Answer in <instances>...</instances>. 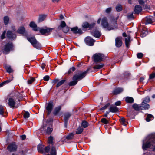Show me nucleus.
<instances>
[{
    "label": "nucleus",
    "instance_id": "1",
    "mask_svg": "<svg viewBox=\"0 0 155 155\" xmlns=\"http://www.w3.org/2000/svg\"><path fill=\"white\" fill-rule=\"evenodd\" d=\"M89 70V69L88 68L84 72L79 71L76 72L72 78V81L68 83V85L70 86L75 85L79 81L81 80L85 77Z\"/></svg>",
    "mask_w": 155,
    "mask_h": 155
},
{
    "label": "nucleus",
    "instance_id": "2",
    "mask_svg": "<svg viewBox=\"0 0 155 155\" xmlns=\"http://www.w3.org/2000/svg\"><path fill=\"white\" fill-rule=\"evenodd\" d=\"M111 21L110 23L111 26H109L107 22V18L106 17H104L101 20V24L103 27L105 28H107L108 30L113 29L117 27V21L114 19V18H111Z\"/></svg>",
    "mask_w": 155,
    "mask_h": 155
},
{
    "label": "nucleus",
    "instance_id": "3",
    "mask_svg": "<svg viewBox=\"0 0 155 155\" xmlns=\"http://www.w3.org/2000/svg\"><path fill=\"white\" fill-rule=\"evenodd\" d=\"M155 140V134H152L148 136L145 140L143 141L142 149L144 150L153 146L154 145L153 141Z\"/></svg>",
    "mask_w": 155,
    "mask_h": 155
},
{
    "label": "nucleus",
    "instance_id": "4",
    "mask_svg": "<svg viewBox=\"0 0 155 155\" xmlns=\"http://www.w3.org/2000/svg\"><path fill=\"white\" fill-rule=\"evenodd\" d=\"M37 149L39 153L44 154L45 153H50V146L49 145L45 147L44 145H39L38 146Z\"/></svg>",
    "mask_w": 155,
    "mask_h": 155
},
{
    "label": "nucleus",
    "instance_id": "5",
    "mask_svg": "<svg viewBox=\"0 0 155 155\" xmlns=\"http://www.w3.org/2000/svg\"><path fill=\"white\" fill-rule=\"evenodd\" d=\"M104 56L103 54L97 53L94 54L92 56V59L94 62L97 63L101 61L104 58Z\"/></svg>",
    "mask_w": 155,
    "mask_h": 155
},
{
    "label": "nucleus",
    "instance_id": "6",
    "mask_svg": "<svg viewBox=\"0 0 155 155\" xmlns=\"http://www.w3.org/2000/svg\"><path fill=\"white\" fill-rule=\"evenodd\" d=\"M53 28L47 27L39 28V30L41 34L43 35H48L50 34Z\"/></svg>",
    "mask_w": 155,
    "mask_h": 155
},
{
    "label": "nucleus",
    "instance_id": "7",
    "mask_svg": "<svg viewBox=\"0 0 155 155\" xmlns=\"http://www.w3.org/2000/svg\"><path fill=\"white\" fill-rule=\"evenodd\" d=\"M13 45L12 43H8L4 46V48L3 49V52L6 54H8L11 49H12Z\"/></svg>",
    "mask_w": 155,
    "mask_h": 155
},
{
    "label": "nucleus",
    "instance_id": "8",
    "mask_svg": "<svg viewBox=\"0 0 155 155\" xmlns=\"http://www.w3.org/2000/svg\"><path fill=\"white\" fill-rule=\"evenodd\" d=\"M17 97V96H13L9 98L8 104L11 107H14L15 104V99Z\"/></svg>",
    "mask_w": 155,
    "mask_h": 155
},
{
    "label": "nucleus",
    "instance_id": "9",
    "mask_svg": "<svg viewBox=\"0 0 155 155\" xmlns=\"http://www.w3.org/2000/svg\"><path fill=\"white\" fill-rule=\"evenodd\" d=\"M6 36L7 37L11 40H15L16 38V35L13 33V32L11 31H8L7 32Z\"/></svg>",
    "mask_w": 155,
    "mask_h": 155
},
{
    "label": "nucleus",
    "instance_id": "10",
    "mask_svg": "<svg viewBox=\"0 0 155 155\" xmlns=\"http://www.w3.org/2000/svg\"><path fill=\"white\" fill-rule=\"evenodd\" d=\"M54 107V103L52 101L49 102L47 105L46 107V109L47 111V114L49 115Z\"/></svg>",
    "mask_w": 155,
    "mask_h": 155
},
{
    "label": "nucleus",
    "instance_id": "11",
    "mask_svg": "<svg viewBox=\"0 0 155 155\" xmlns=\"http://www.w3.org/2000/svg\"><path fill=\"white\" fill-rule=\"evenodd\" d=\"M123 38L121 37H117L115 39V45L117 47H120L122 44Z\"/></svg>",
    "mask_w": 155,
    "mask_h": 155
},
{
    "label": "nucleus",
    "instance_id": "12",
    "mask_svg": "<svg viewBox=\"0 0 155 155\" xmlns=\"http://www.w3.org/2000/svg\"><path fill=\"white\" fill-rule=\"evenodd\" d=\"M85 42L87 45L92 46L94 45L95 40L90 37H87L85 38Z\"/></svg>",
    "mask_w": 155,
    "mask_h": 155
},
{
    "label": "nucleus",
    "instance_id": "13",
    "mask_svg": "<svg viewBox=\"0 0 155 155\" xmlns=\"http://www.w3.org/2000/svg\"><path fill=\"white\" fill-rule=\"evenodd\" d=\"M145 25H147L149 24H151L154 22L155 20L154 19L153 17L150 16L146 17L145 19Z\"/></svg>",
    "mask_w": 155,
    "mask_h": 155
},
{
    "label": "nucleus",
    "instance_id": "14",
    "mask_svg": "<svg viewBox=\"0 0 155 155\" xmlns=\"http://www.w3.org/2000/svg\"><path fill=\"white\" fill-rule=\"evenodd\" d=\"M122 35L124 37H126L125 38V45L126 47L128 48L130 42V37L129 35L127 36L125 32L123 33Z\"/></svg>",
    "mask_w": 155,
    "mask_h": 155
},
{
    "label": "nucleus",
    "instance_id": "15",
    "mask_svg": "<svg viewBox=\"0 0 155 155\" xmlns=\"http://www.w3.org/2000/svg\"><path fill=\"white\" fill-rule=\"evenodd\" d=\"M71 114L69 112L66 113L64 115V126L66 128L68 122V120Z\"/></svg>",
    "mask_w": 155,
    "mask_h": 155
},
{
    "label": "nucleus",
    "instance_id": "16",
    "mask_svg": "<svg viewBox=\"0 0 155 155\" xmlns=\"http://www.w3.org/2000/svg\"><path fill=\"white\" fill-rule=\"evenodd\" d=\"M71 31L74 33L75 34L81 35L82 33V31L81 29L78 28L77 27L72 28Z\"/></svg>",
    "mask_w": 155,
    "mask_h": 155
},
{
    "label": "nucleus",
    "instance_id": "17",
    "mask_svg": "<svg viewBox=\"0 0 155 155\" xmlns=\"http://www.w3.org/2000/svg\"><path fill=\"white\" fill-rule=\"evenodd\" d=\"M17 148V146L13 144H10L7 147L8 149L10 152H15Z\"/></svg>",
    "mask_w": 155,
    "mask_h": 155
},
{
    "label": "nucleus",
    "instance_id": "18",
    "mask_svg": "<svg viewBox=\"0 0 155 155\" xmlns=\"http://www.w3.org/2000/svg\"><path fill=\"white\" fill-rule=\"evenodd\" d=\"M43 127L44 129H45V133L47 134H50L53 131V128L51 127H47L44 125Z\"/></svg>",
    "mask_w": 155,
    "mask_h": 155
},
{
    "label": "nucleus",
    "instance_id": "19",
    "mask_svg": "<svg viewBox=\"0 0 155 155\" xmlns=\"http://www.w3.org/2000/svg\"><path fill=\"white\" fill-rule=\"evenodd\" d=\"M61 106H58L56 107L53 112V114L54 115L60 116V115L59 114V112L61 110Z\"/></svg>",
    "mask_w": 155,
    "mask_h": 155
},
{
    "label": "nucleus",
    "instance_id": "20",
    "mask_svg": "<svg viewBox=\"0 0 155 155\" xmlns=\"http://www.w3.org/2000/svg\"><path fill=\"white\" fill-rule=\"evenodd\" d=\"M140 105L141 108H142L143 110H148L150 107V105L147 103L142 102Z\"/></svg>",
    "mask_w": 155,
    "mask_h": 155
},
{
    "label": "nucleus",
    "instance_id": "21",
    "mask_svg": "<svg viewBox=\"0 0 155 155\" xmlns=\"http://www.w3.org/2000/svg\"><path fill=\"white\" fill-rule=\"evenodd\" d=\"M31 27L33 28V30L35 31H38L39 30V28L37 27V25L34 22H31L29 25Z\"/></svg>",
    "mask_w": 155,
    "mask_h": 155
},
{
    "label": "nucleus",
    "instance_id": "22",
    "mask_svg": "<svg viewBox=\"0 0 155 155\" xmlns=\"http://www.w3.org/2000/svg\"><path fill=\"white\" fill-rule=\"evenodd\" d=\"M142 10V8L140 5H137L135 6L134 12L136 14H139Z\"/></svg>",
    "mask_w": 155,
    "mask_h": 155
},
{
    "label": "nucleus",
    "instance_id": "23",
    "mask_svg": "<svg viewBox=\"0 0 155 155\" xmlns=\"http://www.w3.org/2000/svg\"><path fill=\"white\" fill-rule=\"evenodd\" d=\"M25 31V29L23 26H20L18 29L17 32L20 34H23Z\"/></svg>",
    "mask_w": 155,
    "mask_h": 155
},
{
    "label": "nucleus",
    "instance_id": "24",
    "mask_svg": "<svg viewBox=\"0 0 155 155\" xmlns=\"http://www.w3.org/2000/svg\"><path fill=\"white\" fill-rule=\"evenodd\" d=\"M123 89L121 88H117L115 89L113 91V93L115 95L117 94L122 92Z\"/></svg>",
    "mask_w": 155,
    "mask_h": 155
},
{
    "label": "nucleus",
    "instance_id": "25",
    "mask_svg": "<svg viewBox=\"0 0 155 155\" xmlns=\"http://www.w3.org/2000/svg\"><path fill=\"white\" fill-rule=\"evenodd\" d=\"M66 26L65 22L64 21H61L60 23V25L58 26L57 29V31H59L62 28Z\"/></svg>",
    "mask_w": 155,
    "mask_h": 155
},
{
    "label": "nucleus",
    "instance_id": "26",
    "mask_svg": "<svg viewBox=\"0 0 155 155\" xmlns=\"http://www.w3.org/2000/svg\"><path fill=\"white\" fill-rule=\"evenodd\" d=\"M133 108L136 111H138L140 110H142L143 109L141 108L140 105L134 104L133 105Z\"/></svg>",
    "mask_w": 155,
    "mask_h": 155
},
{
    "label": "nucleus",
    "instance_id": "27",
    "mask_svg": "<svg viewBox=\"0 0 155 155\" xmlns=\"http://www.w3.org/2000/svg\"><path fill=\"white\" fill-rule=\"evenodd\" d=\"M27 39L31 43L32 45L34 43L36 42V39L34 37H27Z\"/></svg>",
    "mask_w": 155,
    "mask_h": 155
},
{
    "label": "nucleus",
    "instance_id": "28",
    "mask_svg": "<svg viewBox=\"0 0 155 155\" xmlns=\"http://www.w3.org/2000/svg\"><path fill=\"white\" fill-rule=\"evenodd\" d=\"M32 46L34 48L37 49H40L41 47V44L37 41H36L33 45Z\"/></svg>",
    "mask_w": 155,
    "mask_h": 155
},
{
    "label": "nucleus",
    "instance_id": "29",
    "mask_svg": "<svg viewBox=\"0 0 155 155\" xmlns=\"http://www.w3.org/2000/svg\"><path fill=\"white\" fill-rule=\"evenodd\" d=\"M154 119V117L150 114H147L146 120L147 122H149Z\"/></svg>",
    "mask_w": 155,
    "mask_h": 155
},
{
    "label": "nucleus",
    "instance_id": "30",
    "mask_svg": "<svg viewBox=\"0 0 155 155\" xmlns=\"http://www.w3.org/2000/svg\"><path fill=\"white\" fill-rule=\"evenodd\" d=\"M92 35L95 37L99 38L101 36V32L99 31L95 30L93 33Z\"/></svg>",
    "mask_w": 155,
    "mask_h": 155
},
{
    "label": "nucleus",
    "instance_id": "31",
    "mask_svg": "<svg viewBox=\"0 0 155 155\" xmlns=\"http://www.w3.org/2000/svg\"><path fill=\"white\" fill-rule=\"evenodd\" d=\"M125 101L127 103H132L134 102V99L132 97H127L125 98Z\"/></svg>",
    "mask_w": 155,
    "mask_h": 155
},
{
    "label": "nucleus",
    "instance_id": "32",
    "mask_svg": "<svg viewBox=\"0 0 155 155\" xmlns=\"http://www.w3.org/2000/svg\"><path fill=\"white\" fill-rule=\"evenodd\" d=\"M110 110L111 112H116L118 111L117 107L115 106H111L110 108Z\"/></svg>",
    "mask_w": 155,
    "mask_h": 155
},
{
    "label": "nucleus",
    "instance_id": "33",
    "mask_svg": "<svg viewBox=\"0 0 155 155\" xmlns=\"http://www.w3.org/2000/svg\"><path fill=\"white\" fill-rule=\"evenodd\" d=\"M46 15H40L39 16L38 18V21L39 22H41L44 20L46 18Z\"/></svg>",
    "mask_w": 155,
    "mask_h": 155
},
{
    "label": "nucleus",
    "instance_id": "34",
    "mask_svg": "<svg viewBox=\"0 0 155 155\" xmlns=\"http://www.w3.org/2000/svg\"><path fill=\"white\" fill-rule=\"evenodd\" d=\"M142 100V102H143V103L144 102L148 103L150 101V98L149 96H147L144 98H143Z\"/></svg>",
    "mask_w": 155,
    "mask_h": 155
},
{
    "label": "nucleus",
    "instance_id": "35",
    "mask_svg": "<svg viewBox=\"0 0 155 155\" xmlns=\"http://www.w3.org/2000/svg\"><path fill=\"white\" fill-rule=\"evenodd\" d=\"M120 121L121 123L124 126H126L127 123L125 121L124 118L122 117L120 119Z\"/></svg>",
    "mask_w": 155,
    "mask_h": 155
},
{
    "label": "nucleus",
    "instance_id": "36",
    "mask_svg": "<svg viewBox=\"0 0 155 155\" xmlns=\"http://www.w3.org/2000/svg\"><path fill=\"white\" fill-rule=\"evenodd\" d=\"M5 68L7 72L9 73H10L13 71V69L11 68L10 66L6 65L5 67Z\"/></svg>",
    "mask_w": 155,
    "mask_h": 155
},
{
    "label": "nucleus",
    "instance_id": "37",
    "mask_svg": "<svg viewBox=\"0 0 155 155\" xmlns=\"http://www.w3.org/2000/svg\"><path fill=\"white\" fill-rule=\"evenodd\" d=\"M116 10L117 12H120L122 10V7L120 4L117 5L115 7Z\"/></svg>",
    "mask_w": 155,
    "mask_h": 155
},
{
    "label": "nucleus",
    "instance_id": "38",
    "mask_svg": "<svg viewBox=\"0 0 155 155\" xmlns=\"http://www.w3.org/2000/svg\"><path fill=\"white\" fill-rule=\"evenodd\" d=\"M88 123L85 121H83L81 124V126L84 128L87 127L88 126Z\"/></svg>",
    "mask_w": 155,
    "mask_h": 155
},
{
    "label": "nucleus",
    "instance_id": "39",
    "mask_svg": "<svg viewBox=\"0 0 155 155\" xmlns=\"http://www.w3.org/2000/svg\"><path fill=\"white\" fill-rule=\"evenodd\" d=\"M61 29L63 31L64 33H67L69 30V28L66 26L65 27L62 28Z\"/></svg>",
    "mask_w": 155,
    "mask_h": 155
},
{
    "label": "nucleus",
    "instance_id": "40",
    "mask_svg": "<svg viewBox=\"0 0 155 155\" xmlns=\"http://www.w3.org/2000/svg\"><path fill=\"white\" fill-rule=\"evenodd\" d=\"M30 113L27 111H24L23 114V117L25 119L28 118L30 116Z\"/></svg>",
    "mask_w": 155,
    "mask_h": 155
},
{
    "label": "nucleus",
    "instance_id": "41",
    "mask_svg": "<svg viewBox=\"0 0 155 155\" xmlns=\"http://www.w3.org/2000/svg\"><path fill=\"white\" fill-rule=\"evenodd\" d=\"M66 81L65 80H62L58 83L56 85V87H58L63 84Z\"/></svg>",
    "mask_w": 155,
    "mask_h": 155
},
{
    "label": "nucleus",
    "instance_id": "42",
    "mask_svg": "<svg viewBox=\"0 0 155 155\" xmlns=\"http://www.w3.org/2000/svg\"><path fill=\"white\" fill-rule=\"evenodd\" d=\"M9 18L8 16H5L4 18V23L5 25H7L8 24L9 21Z\"/></svg>",
    "mask_w": 155,
    "mask_h": 155
},
{
    "label": "nucleus",
    "instance_id": "43",
    "mask_svg": "<svg viewBox=\"0 0 155 155\" xmlns=\"http://www.w3.org/2000/svg\"><path fill=\"white\" fill-rule=\"evenodd\" d=\"M127 18L129 20L131 19L134 18L133 13H129L127 14Z\"/></svg>",
    "mask_w": 155,
    "mask_h": 155
},
{
    "label": "nucleus",
    "instance_id": "44",
    "mask_svg": "<svg viewBox=\"0 0 155 155\" xmlns=\"http://www.w3.org/2000/svg\"><path fill=\"white\" fill-rule=\"evenodd\" d=\"M104 65L103 64H97L93 67L94 69H100L102 68L103 67Z\"/></svg>",
    "mask_w": 155,
    "mask_h": 155
},
{
    "label": "nucleus",
    "instance_id": "45",
    "mask_svg": "<svg viewBox=\"0 0 155 155\" xmlns=\"http://www.w3.org/2000/svg\"><path fill=\"white\" fill-rule=\"evenodd\" d=\"M75 68L74 67H72L71 68H70L68 71V73L69 74H70L71 73H72L75 70Z\"/></svg>",
    "mask_w": 155,
    "mask_h": 155
},
{
    "label": "nucleus",
    "instance_id": "46",
    "mask_svg": "<svg viewBox=\"0 0 155 155\" xmlns=\"http://www.w3.org/2000/svg\"><path fill=\"white\" fill-rule=\"evenodd\" d=\"M74 134L71 133L66 137V139L68 140L71 139L73 137Z\"/></svg>",
    "mask_w": 155,
    "mask_h": 155
},
{
    "label": "nucleus",
    "instance_id": "47",
    "mask_svg": "<svg viewBox=\"0 0 155 155\" xmlns=\"http://www.w3.org/2000/svg\"><path fill=\"white\" fill-rule=\"evenodd\" d=\"M83 129L80 127H79L77 129V131H76V134H81L83 131Z\"/></svg>",
    "mask_w": 155,
    "mask_h": 155
},
{
    "label": "nucleus",
    "instance_id": "48",
    "mask_svg": "<svg viewBox=\"0 0 155 155\" xmlns=\"http://www.w3.org/2000/svg\"><path fill=\"white\" fill-rule=\"evenodd\" d=\"M89 25V23H88L87 22H85L84 23L82 24V26L83 28H88Z\"/></svg>",
    "mask_w": 155,
    "mask_h": 155
},
{
    "label": "nucleus",
    "instance_id": "49",
    "mask_svg": "<svg viewBox=\"0 0 155 155\" xmlns=\"http://www.w3.org/2000/svg\"><path fill=\"white\" fill-rule=\"evenodd\" d=\"M35 80V79L34 78L31 77L27 81L28 83L29 84H31Z\"/></svg>",
    "mask_w": 155,
    "mask_h": 155
},
{
    "label": "nucleus",
    "instance_id": "50",
    "mask_svg": "<svg viewBox=\"0 0 155 155\" xmlns=\"http://www.w3.org/2000/svg\"><path fill=\"white\" fill-rule=\"evenodd\" d=\"M155 78V72H152L149 75V79H153Z\"/></svg>",
    "mask_w": 155,
    "mask_h": 155
},
{
    "label": "nucleus",
    "instance_id": "51",
    "mask_svg": "<svg viewBox=\"0 0 155 155\" xmlns=\"http://www.w3.org/2000/svg\"><path fill=\"white\" fill-rule=\"evenodd\" d=\"M101 122L105 124H107L108 123V121L104 118H102L101 119Z\"/></svg>",
    "mask_w": 155,
    "mask_h": 155
},
{
    "label": "nucleus",
    "instance_id": "52",
    "mask_svg": "<svg viewBox=\"0 0 155 155\" xmlns=\"http://www.w3.org/2000/svg\"><path fill=\"white\" fill-rule=\"evenodd\" d=\"M6 31H4L2 33V34L1 38L2 39H3L5 38V35H6Z\"/></svg>",
    "mask_w": 155,
    "mask_h": 155
},
{
    "label": "nucleus",
    "instance_id": "53",
    "mask_svg": "<svg viewBox=\"0 0 155 155\" xmlns=\"http://www.w3.org/2000/svg\"><path fill=\"white\" fill-rule=\"evenodd\" d=\"M110 105V103H108L105 106L102 107L100 109L101 110H105L106 109L109 105Z\"/></svg>",
    "mask_w": 155,
    "mask_h": 155
},
{
    "label": "nucleus",
    "instance_id": "54",
    "mask_svg": "<svg viewBox=\"0 0 155 155\" xmlns=\"http://www.w3.org/2000/svg\"><path fill=\"white\" fill-rule=\"evenodd\" d=\"M95 25V23H92L90 24H89V27L90 29H92L93 28Z\"/></svg>",
    "mask_w": 155,
    "mask_h": 155
},
{
    "label": "nucleus",
    "instance_id": "55",
    "mask_svg": "<svg viewBox=\"0 0 155 155\" xmlns=\"http://www.w3.org/2000/svg\"><path fill=\"white\" fill-rule=\"evenodd\" d=\"M4 108L2 106H0V114L2 115L4 113Z\"/></svg>",
    "mask_w": 155,
    "mask_h": 155
},
{
    "label": "nucleus",
    "instance_id": "56",
    "mask_svg": "<svg viewBox=\"0 0 155 155\" xmlns=\"http://www.w3.org/2000/svg\"><path fill=\"white\" fill-rule=\"evenodd\" d=\"M143 54L142 53H138L137 54V57L138 58H141L143 57Z\"/></svg>",
    "mask_w": 155,
    "mask_h": 155
},
{
    "label": "nucleus",
    "instance_id": "57",
    "mask_svg": "<svg viewBox=\"0 0 155 155\" xmlns=\"http://www.w3.org/2000/svg\"><path fill=\"white\" fill-rule=\"evenodd\" d=\"M50 77L48 75H46L43 78V79L45 81H48Z\"/></svg>",
    "mask_w": 155,
    "mask_h": 155
},
{
    "label": "nucleus",
    "instance_id": "58",
    "mask_svg": "<svg viewBox=\"0 0 155 155\" xmlns=\"http://www.w3.org/2000/svg\"><path fill=\"white\" fill-rule=\"evenodd\" d=\"M112 8L111 7L107 8L105 12L106 13H109L111 11Z\"/></svg>",
    "mask_w": 155,
    "mask_h": 155
},
{
    "label": "nucleus",
    "instance_id": "59",
    "mask_svg": "<svg viewBox=\"0 0 155 155\" xmlns=\"http://www.w3.org/2000/svg\"><path fill=\"white\" fill-rule=\"evenodd\" d=\"M59 81V80L58 79H55L53 80L52 81V83L53 84H54L57 82H58Z\"/></svg>",
    "mask_w": 155,
    "mask_h": 155
},
{
    "label": "nucleus",
    "instance_id": "60",
    "mask_svg": "<svg viewBox=\"0 0 155 155\" xmlns=\"http://www.w3.org/2000/svg\"><path fill=\"white\" fill-rule=\"evenodd\" d=\"M20 137L23 140H25L26 138V136L25 135H21L20 136Z\"/></svg>",
    "mask_w": 155,
    "mask_h": 155
},
{
    "label": "nucleus",
    "instance_id": "61",
    "mask_svg": "<svg viewBox=\"0 0 155 155\" xmlns=\"http://www.w3.org/2000/svg\"><path fill=\"white\" fill-rule=\"evenodd\" d=\"M121 104V101H118L115 103V105L116 106H119Z\"/></svg>",
    "mask_w": 155,
    "mask_h": 155
},
{
    "label": "nucleus",
    "instance_id": "62",
    "mask_svg": "<svg viewBox=\"0 0 155 155\" xmlns=\"http://www.w3.org/2000/svg\"><path fill=\"white\" fill-rule=\"evenodd\" d=\"M138 2L141 5H143L144 3V2L143 0H139Z\"/></svg>",
    "mask_w": 155,
    "mask_h": 155
},
{
    "label": "nucleus",
    "instance_id": "63",
    "mask_svg": "<svg viewBox=\"0 0 155 155\" xmlns=\"http://www.w3.org/2000/svg\"><path fill=\"white\" fill-rule=\"evenodd\" d=\"M11 81V80H8L3 82L4 84H5L9 83Z\"/></svg>",
    "mask_w": 155,
    "mask_h": 155
},
{
    "label": "nucleus",
    "instance_id": "64",
    "mask_svg": "<svg viewBox=\"0 0 155 155\" xmlns=\"http://www.w3.org/2000/svg\"><path fill=\"white\" fill-rule=\"evenodd\" d=\"M153 143L154 144V145L152 146L154 147L153 148V150L155 151V140H154V141H153Z\"/></svg>",
    "mask_w": 155,
    "mask_h": 155
}]
</instances>
